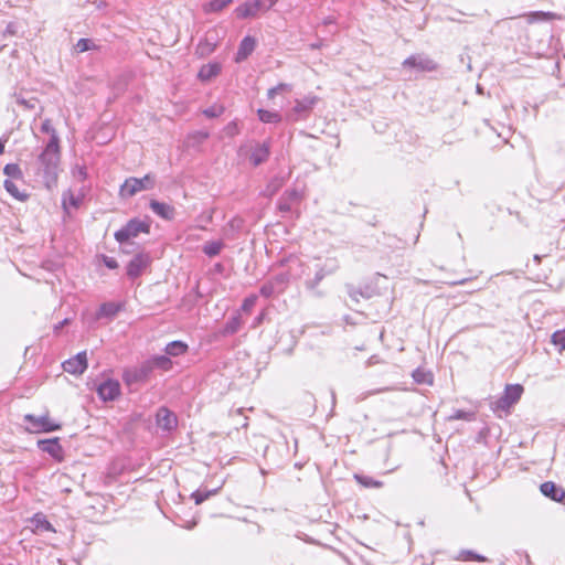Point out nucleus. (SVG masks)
I'll use <instances>...</instances> for the list:
<instances>
[{"label": "nucleus", "mask_w": 565, "mask_h": 565, "mask_svg": "<svg viewBox=\"0 0 565 565\" xmlns=\"http://www.w3.org/2000/svg\"><path fill=\"white\" fill-rule=\"evenodd\" d=\"M36 174L42 177H57L60 173V146L55 140L47 142L38 157Z\"/></svg>", "instance_id": "nucleus-1"}, {"label": "nucleus", "mask_w": 565, "mask_h": 565, "mask_svg": "<svg viewBox=\"0 0 565 565\" xmlns=\"http://www.w3.org/2000/svg\"><path fill=\"white\" fill-rule=\"evenodd\" d=\"M523 391L524 388L520 384L505 385L502 395L491 403V409L498 414L499 417H501L502 414H509L511 407L520 401Z\"/></svg>", "instance_id": "nucleus-2"}, {"label": "nucleus", "mask_w": 565, "mask_h": 565, "mask_svg": "<svg viewBox=\"0 0 565 565\" xmlns=\"http://www.w3.org/2000/svg\"><path fill=\"white\" fill-rule=\"evenodd\" d=\"M23 419L26 423V430L31 434L51 433L61 429V424L51 419L47 413L41 416L26 414Z\"/></svg>", "instance_id": "nucleus-3"}, {"label": "nucleus", "mask_w": 565, "mask_h": 565, "mask_svg": "<svg viewBox=\"0 0 565 565\" xmlns=\"http://www.w3.org/2000/svg\"><path fill=\"white\" fill-rule=\"evenodd\" d=\"M150 225L137 218L130 220L122 228L115 233V238L121 245L130 238L137 237L139 233H149Z\"/></svg>", "instance_id": "nucleus-4"}, {"label": "nucleus", "mask_w": 565, "mask_h": 565, "mask_svg": "<svg viewBox=\"0 0 565 565\" xmlns=\"http://www.w3.org/2000/svg\"><path fill=\"white\" fill-rule=\"evenodd\" d=\"M290 281L289 273H280L275 275L271 279L263 284L259 292L265 298H270L282 294L288 287Z\"/></svg>", "instance_id": "nucleus-5"}, {"label": "nucleus", "mask_w": 565, "mask_h": 565, "mask_svg": "<svg viewBox=\"0 0 565 565\" xmlns=\"http://www.w3.org/2000/svg\"><path fill=\"white\" fill-rule=\"evenodd\" d=\"M339 267L340 264L335 257L327 258L323 264L318 266L315 277L312 279L306 280V288L308 290H315L327 276L334 274Z\"/></svg>", "instance_id": "nucleus-6"}, {"label": "nucleus", "mask_w": 565, "mask_h": 565, "mask_svg": "<svg viewBox=\"0 0 565 565\" xmlns=\"http://www.w3.org/2000/svg\"><path fill=\"white\" fill-rule=\"evenodd\" d=\"M305 196V189L295 186L286 190L278 201V209L280 212H291L292 207L298 205Z\"/></svg>", "instance_id": "nucleus-7"}, {"label": "nucleus", "mask_w": 565, "mask_h": 565, "mask_svg": "<svg viewBox=\"0 0 565 565\" xmlns=\"http://www.w3.org/2000/svg\"><path fill=\"white\" fill-rule=\"evenodd\" d=\"M318 102L317 96H306L302 99H297L294 108L291 109L290 117L292 120L306 119L315 105Z\"/></svg>", "instance_id": "nucleus-8"}, {"label": "nucleus", "mask_w": 565, "mask_h": 565, "mask_svg": "<svg viewBox=\"0 0 565 565\" xmlns=\"http://www.w3.org/2000/svg\"><path fill=\"white\" fill-rule=\"evenodd\" d=\"M152 179H126L120 185L119 194L124 199L131 198L137 192L147 190L151 185Z\"/></svg>", "instance_id": "nucleus-9"}, {"label": "nucleus", "mask_w": 565, "mask_h": 565, "mask_svg": "<svg viewBox=\"0 0 565 565\" xmlns=\"http://www.w3.org/2000/svg\"><path fill=\"white\" fill-rule=\"evenodd\" d=\"M96 392L104 402L115 401L120 395V384L117 380L108 379L97 385Z\"/></svg>", "instance_id": "nucleus-10"}, {"label": "nucleus", "mask_w": 565, "mask_h": 565, "mask_svg": "<svg viewBox=\"0 0 565 565\" xmlns=\"http://www.w3.org/2000/svg\"><path fill=\"white\" fill-rule=\"evenodd\" d=\"M63 370L70 374L79 375L83 374L87 369V356L86 352H79L75 356L66 360L62 364Z\"/></svg>", "instance_id": "nucleus-11"}, {"label": "nucleus", "mask_w": 565, "mask_h": 565, "mask_svg": "<svg viewBox=\"0 0 565 565\" xmlns=\"http://www.w3.org/2000/svg\"><path fill=\"white\" fill-rule=\"evenodd\" d=\"M156 423L159 428L171 431L178 426L177 415L167 407H160L156 414Z\"/></svg>", "instance_id": "nucleus-12"}, {"label": "nucleus", "mask_w": 565, "mask_h": 565, "mask_svg": "<svg viewBox=\"0 0 565 565\" xmlns=\"http://www.w3.org/2000/svg\"><path fill=\"white\" fill-rule=\"evenodd\" d=\"M404 67H413L423 72H431L437 68L436 63L424 55H411L403 62Z\"/></svg>", "instance_id": "nucleus-13"}, {"label": "nucleus", "mask_w": 565, "mask_h": 565, "mask_svg": "<svg viewBox=\"0 0 565 565\" xmlns=\"http://www.w3.org/2000/svg\"><path fill=\"white\" fill-rule=\"evenodd\" d=\"M150 264V256L145 253L137 254L127 265V275L130 278H137Z\"/></svg>", "instance_id": "nucleus-14"}, {"label": "nucleus", "mask_w": 565, "mask_h": 565, "mask_svg": "<svg viewBox=\"0 0 565 565\" xmlns=\"http://www.w3.org/2000/svg\"><path fill=\"white\" fill-rule=\"evenodd\" d=\"M30 527L34 534L41 535L45 532L55 533L56 530L42 512L35 513L29 521Z\"/></svg>", "instance_id": "nucleus-15"}, {"label": "nucleus", "mask_w": 565, "mask_h": 565, "mask_svg": "<svg viewBox=\"0 0 565 565\" xmlns=\"http://www.w3.org/2000/svg\"><path fill=\"white\" fill-rule=\"evenodd\" d=\"M22 181L23 179H4L6 190L19 201H25L30 195Z\"/></svg>", "instance_id": "nucleus-16"}, {"label": "nucleus", "mask_w": 565, "mask_h": 565, "mask_svg": "<svg viewBox=\"0 0 565 565\" xmlns=\"http://www.w3.org/2000/svg\"><path fill=\"white\" fill-rule=\"evenodd\" d=\"M83 199L84 193L81 190L76 192L73 189H68L66 192H64L62 196V205L65 213L70 214L71 209H78L83 202Z\"/></svg>", "instance_id": "nucleus-17"}, {"label": "nucleus", "mask_w": 565, "mask_h": 565, "mask_svg": "<svg viewBox=\"0 0 565 565\" xmlns=\"http://www.w3.org/2000/svg\"><path fill=\"white\" fill-rule=\"evenodd\" d=\"M38 447L40 450L49 454L56 460L63 459V448L58 443V438L39 440Z\"/></svg>", "instance_id": "nucleus-18"}, {"label": "nucleus", "mask_w": 565, "mask_h": 565, "mask_svg": "<svg viewBox=\"0 0 565 565\" xmlns=\"http://www.w3.org/2000/svg\"><path fill=\"white\" fill-rule=\"evenodd\" d=\"M540 490L543 495L556 502H561L565 498V490L562 487L556 486L552 481H546L542 483Z\"/></svg>", "instance_id": "nucleus-19"}, {"label": "nucleus", "mask_w": 565, "mask_h": 565, "mask_svg": "<svg viewBox=\"0 0 565 565\" xmlns=\"http://www.w3.org/2000/svg\"><path fill=\"white\" fill-rule=\"evenodd\" d=\"M268 156H269V146L266 142L257 143L252 149V152L249 154V162L254 167H257V166L262 164L263 162H265L267 160Z\"/></svg>", "instance_id": "nucleus-20"}, {"label": "nucleus", "mask_w": 565, "mask_h": 565, "mask_svg": "<svg viewBox=\"0 0 565 565\" xmlns=\"http://www.w3.org/2000/svg\"><path fill=\"white\" fill-rule=\"evenodd\" d=\"M255 47H256L255 39L249 35L245 36L238 46L235 61L242 62V61L246 60L253 53Z\"/></svg>", "instance_id": "nucleus-21"}, {"label": "nucleus", "mask_w": 565, "mask_h": 565, "mask_svg": "<svg viewBox=\"0 0 565 565\" xmlns=\"http://www.w3.org/2000/svg\"><path fill=\"white\" fill-rule=\"evenodd\" d=\"M149 205L152 212L163 220H172L174 216V209L170 204L151 200Z\"/></svg>", "instance_id": "nucleus-22"}, {"label": "nucleus", "mask_w": 565, "mask_h": 565, "mask_svg": "<svg viewBox=\"0 0 565 565\" xmlns=\"http://www.w3.org/2000/svg\"><path fill=\"white\" fill-rule=\"evenodd\" d=\"M347 288L349 297L355 302H359L360 297L370 299L375 295L374 289L370 286H365L364 288H355L349 285Z\"/></svg>", "instance_id": "nucleus-23"}, {"label": "nucleus", "mask_w": 565, "mask_h": 565, "mask_svg": "<svg viewBox=\"0 0 565 565\" xmlns=\"http://www.w3.org/2000/svg\"><path fill=\"white\" fill-rule=\"evenodd\" d=\"M221 72V64L218 63H207L203 65L199 71V78L203 82L210 81L213 77L217 76Z\"/></svg>", "instance_id": "nucleus-24"}, {"label": "nucleus", "mask_w": 565, "mask_h": 565, "mask_svg": "<svg viewBox=\"0 0 565 565\" xmlns=\"http://www.w3.org/2000/svg\"><path fill=\"white\" fill-rule=\"evenodd\" d=\"M121 309V306L119 303H116V302H104L100 305L97 313H96V318L97 319H102V318H114Z\"/></svg>", "instance_id": "nucleus-25"}, {"label": "nucleus", "mask_w": 565, "mask_h": 565, "mask_svg": "<svg viewBox=\"0 0 565 565\" xmlns=\"http://www.w3.org/2000/svg\"><path fill=\"white\" fill-rule=\"evenodd\" d=\"M243 324L242 318L239 312H237L235 316H233L231 319L227 320L225 323L222 334L223 335H232L239 331L241 327Z\"/></svg>", "instance_id": "nucleus-26"}, {"label": "nucleus", "mask_w": 565, "mask_h": 565, "mask_svg": "<svg viewBox=\"0 0 565 565\" xmlns=\"http://www.w3.org/2000/svg\"><path fill=\"white\" fill-rule=\"evenodd\" d=\"M188 350V345L182 341H172L167 344L164 351L170 356H179L185 353Z\"/></svg>", "instance_id": "nucleus-27"}, {"label": "nucleus", "mask_w": 565, "mask_h": 565, "mask_svg": "<svg viewBox=\"0 0 565 565\" xmlns=\"http://www.w3.org/2000/svg\"><path fill=\"white\" fill-rule=\"evenodd\" d=\"M354 479L361 486H363L365 488H382L383 487V482L382 481L375 480V479H373L370 476L355 473L354 475Z\"/></svg>", "instance_id": "nucleus-28"}, {"label": "nucleus", "mask_w": 565, "mask_h": 565, "mask_svg": "<svg viewBox=\"0 0 565 565\" xmlns=\"http://www.w3.org/2000/svg\"><path fill=\"white\" fill-rule=\"evenodd\" d=\"M209 137H210V135L207 131H203V130L195 131V132L189 135V137L186 139V145L190 147H198L202 142H204Z\"/></svg>", "instance_id": "nucleus-29"}, {"label": "nucleus", "mask_w": 565, "mask_h": 565, "mask_svg": "<svg viewBox=\"0 0 565 565\" xmlns=\"http://www.w3.org/2000/svg\"><path fill=\"white\" fill-rule=\"evenodd\" d=\"M150 360L154 369L168 371L172 367V362L170 358L167 355H156L152 356Z\"/></svg>", "instance_id": "nucleus-30"}, {"label": "nucleus", "mask_w": 565, "mask_h": 565, "mask_svg": "<svg viewBox=\"0 0 565 565\" xmlns=\"http://www.w3.org/2000/svg\"><path fill=\"white\" fill-rule=\"evenodd\" d=\"M414 381L418 384H433V374L422 369H416L412 374Z\"/></svg>", "instance_id": "nucleus-31"}, {"label": "nucleus", "mask_w": 565, "mask_h": 565, "mask_svg": "<svg viewBox=\"0 0 565 565\" xmlns=\"http://www.w3.org/2000/svg\"><path fill=\"white\" fill-rule=\"evenodd\" d=\"M233 0H211L204 6V11L210 12H218L232 3Z\"/></svg>", "instance_id": "nucleus-32"}, {"label": "nucleus", "mask_w": 565, "mask_h": 565, "mask_svg": "<svg viewBox=\"0 0 565 565\" xmlns=\"http://www.w3.org/2000/svg\"><path fill=\"white\" fill-rule=\"evenodd\" d=\"M41 131L43 134L50 135V140L47 142H52L53 140H55V143L58 145V142H60L58 136H57L56 130L54 129L52 121L50 119H44L42 121Z\"/></svg>", "instance_id": "nucleus-33"}, {"label": "nucleus", "mask_w": 565, "mask_h": 565, "mask_svg": "<svg viewBox=\"0 0 565 565\" xmlns=\"http://www.w3.org/2000/svg\"><path fill=\"white\" fill-rule=\"evenodd\" d=\"M222 248H223V243L222 242L213 241V242H207L203 246V252L209 257H214V256H216V255H218L221 253Z\"/></svg>", "instance_id": "nucleus-34"}, {"label": "nucleus", "mask_w": 565, "mask_h": 565, "mask_svg": "<svg viewBox=\"0 0 565 565\" xmlns=\"http://www.w3.org/2000/svg\"><path fill=\"white\" fill-rule=\"evenodd\" d=\"M258 118L263 122L271 124L280 120V115L275 111L258 109Z\"/></svg>", "instance_id": "nucleus-35"}, {"label": "nucleus", "mask_w": 565, "mask_h": 565, "mask_svg": "<svg viewBox=\"0 0 565 565\" xmlns=\"http://www.w3.org/2000/svg\"><path fill=\"white\" fill-rule=\"evenodd\" d=\"M225 111V106L222 104H213L212 106L202 110V114L207 118L220 117Z\"/></svg>", "instance_id": "nucleus-36"}, {"label": "nucleus", "mask_w": 565, "mask_h": 565, "mask_svg": "<svg viewBox=\"0 0 565 565\" xmlns=\"http://www.w3.org/2000/svg\"><path fill=\"white\" fill-rule=\"evenodd\" d=\"M551 342L558 347L559 352L565 350V329L555 331L551 337Z\"/></svg>", "instance_id": "nucleus-37"}, {"label": "nucleus", "mask_w": 565, "mask_h": 565, "mask_svg": "<svg viewBox=\"0 0 565 565\" xmlns=\"http://www.w3.org/2000/svg\"><path fill=\"white\" fill-rule=\"evenodd\" d=\"M235 12L239 19H247V18L255 17L249 2H245V3L241 4L239 7H237Z\"/></svg>", "instance_id": "nucleus-38"}, {"label": "nucleus", "mask_w": 565, "mask_h": 565, "mask_svg": "<svg viewBox=\"0 0 565 565\" xmlns=\"http://www.w3.org/2000/svg\"><path fill=\"white\" fill-rule=\"evenodd\" d=\"M476 418V414L473 412H466L462 409H457L452 415L448 417L449 420H468L471 422Z\"/></svg>", "instance_id": "nucleus-39"}, {"label": "nucleus", "mask_w": 565, "mask_h": 565, "mask_svg": "<svg viewBox=\"0 0 565 565\" xmlns=\"http://www.w3.org/2000/svg\"><path fill=\"white\" fill-rule=\"evenodd\" d=\"M217 492V489L215 490H196L195 492L192 493V499H194V502L195 504H201L202 502H204L205 500H207L211 495L215 494Z\"/></svg>", "instance_id": "nucleus-40"}, {"label": "nucleus", "mask_w": 565, "mask_h": 565, "mask_svg": "<svg viewBox=\"0 0 565 565\" xmlns=\"http://www.w3.org/2000/svg\"><path fill=\"white\" fill-rule=\"evenodd\" d=\"M122 377L127 384L143 382L137 369L125 371Z\"/></svg>", "instance_id": "nucleus-41"}, {"label": "nucleus", "mask_w": 565, "mask_h": 565, "mask_svg": "<svg viewBox=\"0 0 565 565\" xmlns=\"http://www.w3.org/2000/svg\"><path fill=\"white\" fill-rule=\"evenodd\" d=\"M141 379L143 381H146L150 374L152 373V371L154 370L152 363H151V360H147L146 362H143L139 367H137Z\"/></svg>", "instance_id": "nucleus-42"}, {"label": "nucleus", "mask_w": 565, "mask_h": 565, "mask_svg": "<svg viewBox=\"0 0 565 565\" xmlns=\"http://www.w3.org/2000/svg\"><path fill=\"white\" fill-rule=\"evenodd\" d=\"M94 47H95V44L89 39H79L77 41L76 45H75V50L78 53H83V52L89 51V50H92Z\"/></svg>", "instance_id": "nucleus-43"}, {"label": "nucleus", "mask_w": 565, "mask_h": 565, "mask_svg": "<svg viewBox=\"0 0 565 565\" xmlns=\"http://www.w3.org/2000/svg\"><path fill=\"white\" fill-rule=\"evenodd\" d=\"M256 301H257V296L256 295H250L248 297H246L242 303V307H241V310L244 311V312H250L254 308V306L256 305Z\"/></svg>", "instance_id": "nucleus-44"}, {"label": "nucleus", "mask_w": 565, "mask_h": 565, "mask_svg": "<svg viewBox=\"0 0 565 565\" xmlns=\"http://www.w3.org/2000/svg\"><path fill=\"white\" fill-rule=\"evenodd\" d=\"M224 134L232 138V137H235L236 135L239 134V128H238V124L236 120H233L231 122H228L225 127H224Z\"/></svg>", "instance_id": "nucleus-45"}, {"label": "nucleus", "mask_w": 565, "mask_h": 565, "mask_svg": "<svg viewBox=\"0 0 565 565\" xmlns=\"http://www.w3.org/2000/svg\"><path fill=\"white\" fill-rule=\"evenodd\" d=\"M3 173L7 177H17L21 173V171L17 163H8L3 169Z\"/></svg>", "instance_id": "nucleus-46"}, {"label": "nucleus", "mask_w": 565, "mask_h": 565, "mask_svg": "<svg viewBox=\"0 0 565 565\" xmlns=\"http://www.w3.org/2000/svg\"><path fill=\"white\" fill-rule=\"evenodd\" d=\"M249 4L252 7V10L254 11L255 17L258 14V12L268 10L266 4H264L262 0L250 1Z\"/></svg>", "instance_id": "nucleus-47"}, {"label": "nucleus", "mask_w": 565, "mask_h": 565, "mask_svg": "<svg viewBox=\"0 0 565 565\" xmlns=\"http://www.w3.org/2000/svg\"><path fill=\"white\" fill-rule=\"evenodd\" d=\"M461 554L465 555V559H468V561H478V562H484L486 561L484 557H482L480 555H477L472 551H465Z\"/></svg>", "instance_id": "nucleus-48"}, {"label": "nucleus", "mask_w": 565, "mask_h": 565, "mask_svg": "<svg viewBox=\"0 0 565 565\" xmlns=\"http://www.w3.org/2000/svg\"><path fill=\"white\" fill-rule=\"evenodd\" d=\"M17 103L29 109H33L35 107V99L26 100L22 97H18Z\"/></svg>", "instance_id": "nucleus-49"}, {"label": "nucleus", "mask_w": 565, "mask_h": 565, "mask_svg": "<svg viewBox=\"0 0 565 565\" xmlns=\"http://www.w3.org/2000/svg\"><path fill=\"white\" fill-rule=\"evenodd\" d=\"M104 263L110 269H115L118 267L117 260L113 257H104Z\"/></svg>", "instance_id": "nucleus-50"}, {"label": "nucleus", "mask_w": 565, "mask_h": 565, "mask_svg": "<svg viewBox=\"0 0 565 565\" xmlns=\"http://www.w3.org/2000/svg\"><path fill=\"white\" fill-rule=\"evenodd\" d=\"M70 322L68 319H64L63 321L58 322L55 327H54V331L57 333L64 326H66L67 323Z\"/></svg>", "instance_id": "nucleus-51"}, {"label": "nucleus", "mask_w": 565, "mask_h": 565, "mask_svg": "<svg viewBox=\"0 0 565 565\" xmlns=\"http://www.w3.org/2000/svg\"><path fill=\"white\" fill-rule=\"evenodd\" d=\"M263 319H264V313H260L258 317L255 318L253 327L255 328L258 324H260L263 322Z\"/></svg>", "instance_id": "nucleus-52"}, {"label": "nucleus", "mask_w": 565, "mask_h": 565, "mask_svg": "<svg viewBox=\"0 0 565 565\" xmlns=\"http://www.w3.org/2000/svg\"><path fill=\"white\" fill-rule=\"evenodd\" d=\"M264 2V4H266V7L268 8V10L275 6V3L278 1V0H262Z\"/></svg>", "instance_id": "nucleus-53"}, {"label": "nucleus", "mask_w": 565, "mask_h": 565, "mask_svg": "<svg viewBox=\"0 0 565 565\" xmlns=\"http://www.w3.org/2000/svg\"><path fill=\"white\" fill-rule=\"evenodd\" d=\"M532 15H533V17H534V15H542V17H544V18H550V17L552 15V13H548V12H547V13H545V12H536V13H534V14H532Z\"/></svg>", "instance_id": "nucleus-54"}, {"label": "nucleus", "mask_w": 565, "mask_h": 565, "mask_svg": "<svg viewBox=\"0 0 565 565\" xmlns=\"http://www.w3.org/2000/svg\"><path fill=\"white\" fill-rule=\"evenodd\" d=\"M6 140L0 139V154L4 151Z\"/></svg>", "instance_id": "nucleus-55"}, {"label": "nucleus", "mask_w": 565, "mask_h": 565, "mask_svg": "<svg viewBox=\"0 0 565 565\" xmlns=\"http://www.w3.org/2000/svg\"><path fill=\"white\" fill-rule=\"evenodd\" d=\"M279 92V89H277V87H274L271 89H269V96H273L274 94H277Z\"/></svg>", "instance_id": "nucleus-56"}, {"label": "nucleus", "mask_w": 565, "mask_h": 565, "mask_svg": "<svg viewBox=\"0 0 565 565\" xmlns=\"http://www.w3.org/2000/svg\"><path fill=\"white\" fill-rule=\"evenodd\" d=\"M376 362H377V361L375 360V356H372V358H370V359H369L367 364H369V365H372V364H374V363H376Z\"/></svg>", "instance_id": "nucleus-57"}, {"label": "nucleus", "mask_w": 565, "mask_h": 565, "mask_svg": "<svg viewBox=\"0 0 565 565\" xmlns=\"http://www.w3.org/2000/svg\"><path fill=\"white\" fill-rule=\"evenodd\" d=\"M195 525H196V522L193 521V522L189 523L188 525H185V527L186 529H193Z\"/></svg>", "instance_id": "nucleus-58"}, {"label": "nucleus", "mask_w": 565, "mask_h": 565, "mask_svg": "<svg viewBox=\"0 0 565 565\" xmlns=\"http://www.w3.org/2000/svg\"><path fill=\"white\" fill-rule=\"evenodd\" d=\"M286 87H287V85H286V84H279V85L277 86V89L281 90V89H285Z\"/></svg>", "instance_id": "nucleus-59"}, {"label": "nucleus", "mask_w": 565, "mask_h": 565, "mask_svg": "<svg viewBox=\"0 0 565 565\" xmlns=\"http://www.w3.org/2000/svg\"><path fill=\"white\" fill-rule=\"evenodd\" d=\"M390 388H380V390H376L374 393H381V392H384V391H388Z\"/></svg>", "instance_id": "nucleus-60"}, {"label": "nucleus", "mask_w": 565, "mask_h": 565, "mask_svg": "<svg viewBox=\"0 0 565 565\" xmlns=\"http://www.w3.org/2000/svg\"><path fill=\"white\" fill-rule=\"evenodd\" d=\"M465 281H466V280H465V279H462V280L458 281L457 284H459V285H463V284H465Z\"/></svg>", "instance_id": "nucleus-61"}]
</instances>
